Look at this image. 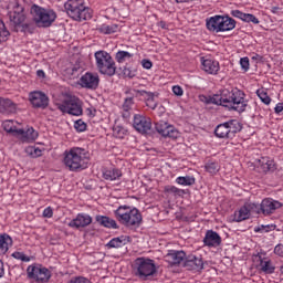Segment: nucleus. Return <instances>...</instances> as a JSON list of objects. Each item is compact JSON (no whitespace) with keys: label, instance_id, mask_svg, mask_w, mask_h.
I'll return each mask as SVG.
<instances>
[{"label":"nucleus","instance_id":"obj_16","mask_svg":"<svg viewBox=\"0 0 283 283\" xmlns=\"http://www.w3.org/2000/svg\"><path fill=\"white\" fill-rule=\"evenodd\" d=\"M277 209H282V202L275 199L265 198L261 201V210L263 216H271L274 211H277Z\"/></svg>","mask_w":283,"mask_h":283},{"label":"nucleus","instance_id":"obj_2","mask_svg":"<svg viewBox=\"0 0 283 283\" xmlns=\"http://www.w3.org/2000/svg\"><path fill=\"white\" fill-rule=\"evenodd\" d=\"M114 216L124 227H140L143 222V214L137 208H132L129 206H119L115 211Z\"/></svg>","mask_w":283,"mask_h":283},{"label":"nucleus","instance_id":"obj_51","mask_svg":"<svg viewBox=\"0 0 283 283\" xmlns=\"http://www.w3.org/2000/svg\"><path fill=\"white\" fill-rule=\"evenodd\" d=\"M146 105L150 109H156V107H158V103H156V99H154V97H149L148 99H146Z\"/></svg>","mask_w":283,"mask_h":283},{"label":"nucleus","instance_id":"obj_6","mask_svg":"<svg viewBox=\"0 0 283 283\" xmlns=\"http://www.w3.org/2000/svg\"><path fill=\"white\" fill-rule=\"evenodd\" d=\"M96 67L101 74L114 76L116 74V62L109 53L105 51L95 52Z\"/></svg>","mask_w":283,"mask_h":283},{"label":"nucleus","instance_id":"obj_58","mask_svg":"<svg viewBox=\"0 0 283 283\" xmlns=\"http://www.w3.org/2000/svg\"><path fill=\"white\" fill-rule=\"evenodd\" d=\"M36 76L39 78H45V72L43 70H38L36 71Z\"/></svg>","mask_w":283,"mask_h":283},{"label":"nucleus","instance_id":"obj_33","mask_svg":"<svg viewBox=\"0 0 283 283\" xmlns=\"http://www.w3.org/2000/svg\"><path fill=\"white\" fill-rule=\"evenodd\" d=\"M122 109L124 112L123 117L129 118V112H132V109H134V97H126L122 105Z\"/></svg>","mask_w":283,"mask_h":283},{"label":"nucleus","instance_id":"obj_48","mask_svg":"<svg viewBox=\"0 0 283 283\" xmlns=\"http://www.w3.org/2000/svg\"><path fill=\"white\" fill-rule=\"evenodd\" d=\"M123 74L126 78H134V76H136V70L130 67H124Z\"/></svg>","mask_w":283,"mask_h":283},{"label":"nucleus","instance_id":"obj_21","mask_svg":"<svg viewBox=\"0 0 283 283\" xmlns=\"http://www.w3.org/2000/svg\"><path fill=\"white\" fill-rule=\"evenodd\" d=\"M201 67L206 74H212L216 75L218 72H220V63L216 60L207 59L205 57L201 59Z\"/></svg>","mask_w":283,"mask_h":283},{"label":"nucleus","instance_id":"obj_17","mask_svg":"<svg viewBox=\"0 0 283 283\" xmlns=\"http://www.w3.org/2000/svg\"><path fill=\"white\" fill-rule=\"evenodd\" d=\"M184 268L188 271H202V269H205V262L202 261L201 256L190 254L186 256V260L184 261Z\"/></svg>","mask_w":283,"mask_h":283},{"label":"nucleus","instance_id":"obj_63","mask_svg":"<svg viewBox=\"0 0 283 283\" xmlns=\"http://www.w3.org/2000/svg\"><path fill=\"white\" fill-rule=\"evenodd\" d=\"M281 273H283V265L280 268Z\"/></svg>","mask_w":283,"mask_h":283},{"label":"nucleus","instance_id":"obj_24","mask_svg":"<svg viewBox=\"0 0 283 283\" xmlns=\"http://www.w3.org/2000/svg\"><path fill=\"white\" fill-rule=\"evenodd\" d=\"M17 104L9 98L0 97V114H15Z\"/></svg>","mask_w":283,"mask_h":283},{"label":"nucleus","instance_id":"obj_36","mask_svg":"<svg viewBox=\"0 0 283 283\" xmlns=\"http://www.w3.org/2000/svg\"><path fill=\"white\" fill-rule=\"evenodd\" d=\"M206 171L211 176H216L220 171V165L216 161H209L206 164Z\"/></svg>","mask_w":283,"mask_h":283},{"label":"nucleus","instance_id":"obj_5","mask_svg":"<svg viewBox=\"0 0 283 283\" xmlns=\"http://www.w3.org/2000/svg\"><path fill=\"white\" fill-rule=\"evenodd\" d=\"M31 14L38 28H50L56 21V12L38 4L31 7Z\"/></svg>","mask_w":283,"mask_h":283},{"label":"nucleus","instance_id":"obj_25","mask_svg":"<svg viewBox=\"0 0 283 283\" xmlns=\"http://www.w3.org/2000/svg\"><path fill=\"white\" fill-rule=\"evenodd\" d=\"M95 220L98 222V224L105 227L106 229H118V223H116V220L107 216H96Z\"/></svg>","mask_w":283,"mask_h":283},{"label":"nucleus","instance_id":"obj_34","mask_svg":"<svg viewBox=\"0 0 283 283\" xmlns=\"http://www.w3.org/2000/svg\"><path fill=\"white\" fill-rule=\"evenodd\" d=\"M176 182L182 187H191V185H196V178L192 176L178 177Z\"/></svg>","mask_w":283,"mask_h":283},{"label":"nucleus","instance_id":"obj_28","mask_svg":"<svg viewBox=\"0 0 283 283\" xmlns=\"http://www.w3.org/2000/svg\"><path fill=\"white\" fill-rule=\"evenodd\" d=\"M2 127L4 129V132H7V134H11V136H19V134H22V132L20 130V128H17V126L14 125V120L12 119H7L2 123Z\"/></svg>","mask_w":283,"mask_h":283},{"label":"nucleus","instance_id":"obj_55","mask_svg":"<svg viewBox=\"0 0 283 283\" xmlns=\"http://www.w3.org/2000/svg\"><path fill=\"white\" fill-rule=\"evenodd\" d=\"M54 216V211L52 210V207H48L43 211V218H52Z\"/></svg>","mask_w":283,"mask_h":283},{"label":"nucleus","instance_id":"obj_7","mask_svg":"<svg viewBox=\"0 0 283 283\" xmlns=\"http://www.w3.org/2000/svg\"><path fill=\"white\" fill-rule=\"evenodd\" d=\"M134 271L139 280H150L156 275V263L151 259L137 258L135 260Z\"/></svg>","mask_w":283,"mask_h":283},{"label":"nucleus","instance_id":"obj_3","mask_svg":"<svg viewBox=\"0 0 283 283\" xmlns=\"http://www.w3.org/2000/svg\"><path fill=\"white\" fill-rule=\"evenodd\" d=\"M85 149L74 147L64 153V165L70 171H83L85 169Z\"/></svg>","mask_w":283,"mask_h":283},{"label":"nucleus","instance_id":"obj_53","mask_svg":"<svg viewBox=\"0 0 283 283\" xmlns=\"http://www.w3.org/2000/svg\"><path fill=\"white\" fill-rule=\"evenodd\" d=\"M232 17H234L235 19H241V21H243L244 19V12L240 11V10H232L231 11Z\"/></svg>","mask_w":283,"mask_h":283},{"label":"nucleus","instance_id":"obj_49","mask_svg":"<svg viewBox=\"0 0 283 283\" xmlns=\"http://www.w3.org/2000/svg\"><path fill=\"white\" fill-rule=\"evenodd\" d=\"M240 65L242 70H244V72H249V67H250L249 57H241Z\"/></svg>","mask_w":283,"mask_h":283},{"label":"nucleus","instance_id":"obj_22","mask_svg":"<svg viewBox=\"0 0 283 283\" xmlns=\"http://www.w3.org/2000/svg\"><path fill=\"white\" fill-rule=\"evenodd\" d=\"M20 132L22 133H18L17 138H21L23 143H34V140L39 138V133L32 127L27 130L20 128Z\"/></svg>","mask_w":283,"mask_h":283},{"label":"nucleus","instance_id":"obj_57","mask_svg":"<svg viewBox=\"0 0 283 283\" xmlns=\"http://www.w3.org/2000/svg\"><path fill=\"white\" fill-rule=\"evenodd\" d=\"M275 114H282L283 112V103H279L276 104V106L274 107Z\"/></svg>","mask_w":283,"mask_h":283},{"label":"nucleus","instance_id":"obj_32","mask_svg":"<svg viewBox=\"0 0 283 283\" xmlns=\"http://www.w3.org/2000/svg\"><path fill=\"white\" fill-rule=\"evenodd\" d=\"M214 135L217 136V138H231L229 127L227 126V122L223 124H219L216 127Z\"/></svg>","mask_w":283,"mask_h":283},{"label":"nucleus","instance_id":"obj_1","mask_svg":"<svg viewBox=\"0 0 283 283\" xmlns=\"http://www.w3.org/2000/svg\"><path fill=\"white\" fill-rule=\"evenodd\" d=\"M244 96V92L238 88L232 91L224 88L219 91V94H214L210 98V102L213 103V105H222L223 107H230V109L241 113L247 109Z\"/></svg>","mask_w":283,"mask_h":283},{"label":"nucleus","instance_id":"obj_40","mask_svg":"<svg viewBox=\"0 0 283 283\" xmlns=\"http://www.w3.org/2000/svg\"><path fill=\"white\" fill-rule=\"evenodd\" d=\"M27 154H29L31 158H39L43 155V150L34 146H29L27 148Z\"/></svg>","mask_w":283,"mask_h":283},{"label":"nucleus","instance_id":"obj_29","mask_svg":"<svg viewBox=\"0 0 283 283\" xmlns=\"http://www.w3.org/2000/svg\"><path fill=\"white\" fill-rule=\"evenodd\" d=\"M10 247H12V238L8 234H0V255H6Z\"/></svg>","mask_w":283,"mask_h":283},{"label":"nucleus","instance_id":"obj_4","mask_svg":"<svg viewBox=\"0 0 283 283\" xmlns=\"http://www.w3.org/2000/svg\"><path fill=\"white\" fill-rule=\"evenodd\" d=\"M64 8L66 14L74 21H90L92 19V9L85 7L83 0H69Z\"/></svg>","mask_w":283,"mask_h":283},{"label":"nucleus","instance_id":"obj_27","mask_svg":"<svg viewBox=\"0 0 283 283\" xmlns=\"http://www.w3.org/2000/svg\"><path fill=\"white\" fill-rule=\"evenodd\" d=\"M123 176V172L118 168H111L103 171V178L104 180H120V177Z\"/></svg>","mask_w":283,"mask_h":283},{"label":"nucleus","instance_id":"obj_59","mask_svg":"<svg viewBox=\"0 0 283 283\" xmlns=\"http://www.w3.org/2000/svg\"><path fill=\"white\" fill-rule=\"evenodd\" d=\"M4 270H3V261L0 260V277H3L4 275Z\"/></svg>","mask_w":283,"mask_h":283},{"label":"nucleus","instance_id":"obj_37","mask_svg":"<svg viewBox=\"0 0 283 283\" xmlns=\"http://www.w3.org/2000/svg\"><path fill=\"white\" fill-rule=\"evenodd\" d=\"M260 266H261V271H263V273L271 274L275 271V266H273V263H271V260L261 261Z\"/></svg>","mask_w":283,"mask_h":283},{"label":"nucleus","instance_id":"obj_61","mask_svg":"<svg viewBox=\"0 0 283 283\" xmlns=\"http://www.w3.org/2000/svg\"><path fill=\"white\" fill-rule=\"evenodd\" d=\"M273 14H277L280 12V7H272Z\"/></svg>","mask_w":283,"mask_h":283},{"label":"nucleus","instance_id":"obj_46","mask_svg":"<svg viewBox=\"0 0 283 283\" xmlns=\"http://www.w3.org/2000/svg\"><path fill=\"white\" fill-rule=\"evenodd\" d=\"M12 258H14V260H21V262H30V256L25 255L23 252H13Z\"/></svg>","mask_w":283,"mask_h":283},{"label":"nucleus","instance_id":"obj_54","mask_svg":"<svg viewBox=\"0 0 283 283\" xmlns=\"http://www.w3.org/2000/svg\"><path fill=\"white\" fill-rule=\"evenodd\" d=\"M142 65L144 70H151V67H154V63H151L150 60H143Z\"/></svg>","mask_w":283,"mask_h":283},{"label":"nucleus","instance_id":"obj_35","mask_svg":"<svg viewBox=\"0 0 283 283\" xmlns=\"http://www.w3.org/2000/svg\"><path fill=\"white\" fill-rule=\"evenodd\" d=\"M98 32L102 34H114L115 32H118V27L116 24H102L98 28Z\"/></svg>","mask_w":283,"mask_h":283},{"label":"nucleus","instance_id":"obj_9","mask_svg":"<svg viewBox=\"0 0 283 283\" xmlns=\"http://www.w3.org/2000/svg\"><path fill=\"white\" fill-rule=\"evenodd\" d=\"M57 109L63 114H70L71 116H83V106L78 97H67L63 103L57 104Z\"/></svg>","mask_w":283,"mask_h":283},{"label":"nucleus","instance_id":"obj_10","mask_svg":"<svg viewBox=\"0 0 283 283\" xmlns=\"http://www.w3.org/2000/svg\"><path fill=\"white\" fill-rule=\"evenodd\" d=\"M27 275L29 280H34V282L38 283L50 282V277H52L50 270L39 264L29 265L27 269Z\"/></svg>","mask_w":283,"mask_h":283},{"label":"nucleus","instance_id":"obj_13","mask_svg":"<svg viewBox=\"0 0 283 283\" xmlns=\"http://www.w3.org/2000/svg\"><path fill=\"white\" fill-rule=\"evenodd\" d=\"M133 127L136 132H139V134H148L151 132V119L143 115H135Z\"/></svg>","mask_w":283,"mask_h":283},{"label":"nucleus","instance_id":"obj_43","mask_svg":"<svg viewBox=\"0 0 283 283\" xmlns=\"http://www.w3.org/2000/svg\"><path fill=\"white\" fill-rule=\"evenodd\" d=\"M269 231H275V224H262L254 228L255 233H269Z\"/></svg>","mask_w":283,"mask_h":283},{"label":"nucleus","instance_id":"obj_62","mask_svg":"<svg viewBox=\"0 0 283 283\" xmlns=\"http://www.w3.org/2000/svg\"><path fill=\"white\" fill-rule=\"evenodd\" d=\"M159 25H160V28H163V30H165V29L167 28V24H166L164 21H161V22L159 23Z\"/></svg>","mask_w":283,"mask_h":283},{"label":"nucleus","instance_id":"obj_23","mask_svg":"<svg viewBox=\"0 0 283 283\" xmlns=\"http://www.w3.org/2000/svg\"><path fill=\"white\" fill-rule=\"evenodd\" d=\"M13 13L10 14V21H12V23H14V25H21V23H23V21H25V14H23V7L19 6V3H17L13 7Z\"/></svg>","mask_w":283,"mask_h":283},{"label":"nucleus","instance_id":"obj_15","mask_svg":"<svg viewBox=\"0 0 283 283\" xmlns=\"http://www.w3.org/2000/svg\"><path fill=\"white\" fill-rule=\"evenodd\" d=\"M98 83H101L98 74L92 72H86L80 78V85L86 90H96L98 87Z\"/></svg>","mask_w":283,"mask_h":283},{"label":"nucleus","instance_id":"obj_11","mask_svg":"<svg viewBox=\"0 0 283 283\" xmlns=\"http://www.w3.org/2000/svg\"><path fill=\"white\" fill-rule=\"evenodd\" d=\"M29 101L35 109H45L48 108V105H50V97L41 91L31 92Z\"/></svg>","mask_w":283,"mask_h":283},{"label":"nucleus","instance_id":"obj_31","mask_svg":"<svg viewBox=\"0 0 283 283\" xmlns=\"http://www.w3.org/2000/svg\"><path fill=\"white\" fill-rule=\"evenodd\" d=\"M250 218L251 214L249 212V208L247 207V205H244L237 212H234L235 222H242L244 220H249Z\"/></svg>","mask_w":283,"mask_h":283},{"label":"nucleus","instance_id":"obj_60","mask_svg":"<svg viewBox=\"0 0 283 283\" xmlns=\"http://www.w3.org/2000/svg\"><path fill=\"white\" fill-rule=\"evenodd\" d=\"M176 3H191L193 0H175Z\"/></svg>","mask_w":283,"mask_h":283},{"label":"nucleus","instance_id":"obj_52","mask_svg":"<svg viewBox=\"0 0 283 283\" xmlns=\"http://www.w3.org/2000/svg\"><path fill=\"white\" fill-rule=\"evenodd\" d=\"M69 283H92V282L86 277L77 276L72 279Z\"/></svg>","mask_w":283,"mask_h":283},{"label":"nucleus","instance_id":"obj_42","mask_svg":"<svg viewBox=\"0 0 283 283\" xmlns=\"http://www.w3.org/2000/svg\"><path fill=\"white\" fill-rule=\"evenodd\" d=\"M134 55L127 51H118L115 55L117 63H124L126 59H132Z\"/></svg>","mask_w":283,"mask_h":283},{"label":"nucleus","instance_id":"obj_8","mask_svg":"<svg viewBox=\"0 0 283 283\" xmlns=\"http://www.w3.org/2000/svg\"><path fill=\"white\" fill-rule=\"evenodd\" d=\"M206 25L209 32H230L235 28V20L229 17L214 15L207 20Z\"/></svg>","mask_w":283,"mask_h":283},{"label":"nucleus","instance_id":"obj_45","mask_svg":"<svg viewBox=\"0 0 283 283\" xmlns=\"http://www.w3.org/2000/svg\"><path fill=\"white\" fill-rule=\"evenodd\" d=\"M243 21H245V23H254V25H258V23H260V20H258L256 17L251 13H244Z\"/></svg>","mask_w":283,"mask_h":283},{"label":"nucleus","instance_id":"obj_30","mask_svg":"<svg viewBox=\"0 0 283 283\" xmlns=\"http://www.w3.org/2000/svg\"><path fill=\"white\" fill-rule=\"evenodd\" d=\"M228 126V132L230 134V138H233L239 132H242V124L238 122V119H231L229 122H226Z\"/></svg>","mask_w":283,"mask_h":283},{"label":"nucleus","instance_id":"obj_41","mask_svg":"<svg viewBox=\"0 0 283 283\" xmlns=\"http://www.w3.org/2000/svg\"><path fill=\"white\" fill-rule=\"evenodd\" d=\"M10 36V31L6 28V24L0 20V43H3Z\"/></svg>","mask_w":283,"mask_h":283},{"label":"nucleus","instance_id":"obj_44","mask_svg":"<svg viewBox=\"0 0 283 283\" xmlns=\"http://www.w3.org/2000/svg\"><path fill=\"white\" fill-rule=\"evenodd\" d=\"M245 206L248 207L250 216L251 213H262V203H247Z\"/></svg>","mask_w":283,"mask_h":283},{"label":"nucleus","instance_id":"obj_20","mask_svg":"<svg viewBox=\"0 0 283 283\" xmlns=\"http://www.w3.org/2000/svg\"><path fill=\"white\" fill-rule=\"evenodd\" d=\"M203 244L205 247L210 248L220 247V244H222V238L220 237V234H218V232L213 230H208L203 238Z\"/></svg>","mask_w":283,"mask_h":283},{"label":"nucleus","instance_id":"obj_18","mask_svg":"<svg viewBox=\"0 0 283 283\" xmlns=\"http://www.w3.org/2000/svg\"><path fill=\"white\" fill-rule=\"evenodd\" d=\"M90 224H92V217L87 213H78L75 219L69 222L71 229H85V227H90Z\"/></svg>","mask_w":283,"mask_h":283},{"label":"nucleus","instance_id":"obj_19","mask_svg":"<svg viewBox=\"0 0 283 283\" xmlns=\"http://www.w3.org/2000/svg\"><path fill=\"white\" fill-rule=\"evenodd\" d=\"M255 163L261 174H269V171L273 172L277 169V167H275V161L271 157H261L260 159H256Z\"/></svg>","mask_w":283,"mask_h":283},{"label":"nucleus","instance_id":"obj_50","mask_svg":"<svg viewBox=\"0 0 283 283\" xmlns=\"http://www.w3.org/2000/svg\"><path fill=\"white\" fill-rule=\"evenodd\" d=\"M172 94H175V96H182V94H185V91L182 90V86L175 85L172 86Z\"/></svg>","mask_w":283,"mask_h":283},{"label":"nucleus","instance_id":"obj_14","mask_svg":"<svg viewBox=\"0 0 283 283\" xmlns=\"http://www.w3.org/2000/svg\"><path fill=\"white\" fill-rule=\"evenodd\" d=\"M186 258L187 253L178 250H169L165 255V260L168 262V264H170V266H180V264L184 265Z\"/></svg>","mask_w":283,"mask_h":283},{"label":"nucleus","instance_id":"obj_47","mask_svg":"<svg viewBox=\"0 0 283 283\" xmlns=\"http://www.w3.org/2000/svg\"><path fill=\"white\" fill-rule=\"evenodd\" d=\"M74 128L76 129V132H85V129H87V124H85L83 119H77L74 123Z\"/></svg>","mask_w":283,"mask_h":283},{"label":"nucleus","instance_id":"obj_12","mask_svg":"<svg viewBox=\"0 0 283 283\" xmlns=\"http://www.w3.org/2000/svg\"><path fill=\"white\" fill-rule=\"evenodd\" d=\"M155 129L164 138H174V139H176V138H178V136H180V133L178 132V129H176V127H174L172 125H169L165 122L156 123L155 124Z\"/></svg>","mask_w":283,"mask_h":283},{"label":"nucleus","instance_id":"obj_56","mask_svg":"<svg viewBox=\"0 0 283 283\" xmlns=\"http://www.w3.org/2000/svg\"><path fill=\"white\" fill-rule=\"evenodd\" d=\"M274 253H275V255H283V244H277L274 248Z\"/></svg>","mask_w":283,"mask_h":283},{"label":"nucleus","instance_id":"obj_39","mask_svg":"<svg viewBox=\"0 0 283 283\" xmlns=\"http://www.w3.org/2000/svg\"><path fill=\"white\" fill-rule=\"evenodd\" d=\"M256 95L259 96L260 101L264 103V105H271V97L269 96L266 91H264V88L258 90Z\"/></svg>","mask_w":283,"mask_h":283},{"label":"nucleus","instance_id":"obj_26","mask_svg":"<svg viewBox=\"0 0 283 283\" xmlns=\"http://www.w3.org/2000/svg\"><path fill=\"white\" fill-rule=\"evenodd\" d=\"M127 242H129V237H117V238H113L107 244L106 247L108 249H122V247H125V244H127Z\"/></svg>","mask_w":283,"mask_h":283},{"label":"nucleus","instance_id":"obj_38","mask_svg":"<svg viewBox=\"0 0 283 283\" xmlns=\"http://www.w3.org/2000/svg\"><path fill=\"white\" fill-rule=\"evenodd\" d=\"M164 191L165 193H171L172 196H185V190L179 189L176 186H166Z\"/></svg>","mask_w":283,"mask_h":283}]
</instances>
